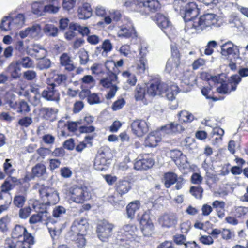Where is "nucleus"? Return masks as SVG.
Masks as SVG:
<instances>
[{"label": "nucleus", "mask_w": 248, "mask_h": 248, "mask_svg": "<svg viewBox=\"0 0 248 248\" xmlns=\"http://www.w3.org/2000/svg\"><path fill=\"white\" fill-rule=\"evenodd\" d=\"M225 23L223 17L213 13H206L201 16L195 22H189L187 25L189 34L199 33L203 30L213 27H220Z\"/></svg>", "instance_id": "obj_1"}, {"label": "nucleus", "mask_w": 248, "mask_h": 248, "mask_svg": "<svg viewBox=\"0 0 248 248\" xmlns=\"http://www.w3.org/2000/svg\"><path fill=\"white\" fill-rule=\"evenodd\" d=\"M179 92L178 87L175 84H168L156 80L152 82L147 89V94L152 96L160 95L165 93L169 100L173 101Z\"/></svg>", "instance_id": "obj_2"}, {"label": "nucleus", "mask_w": 248, "mask_h": 248, "mask_svg": "<svg viewBox=\"0 0 248 248\" xmlns=\"http://www.w3.org/2000/svg\"><path fill=\"white\" fill-rule=\"evenodd\" d=\"M240 76L234 75L231 76L228 80V83H221L220 86L217 89V92L221 94H227L230 93L231 91H234L237 88L238 84L241 80L240 77H245L248 76V68H243L239 70Z\"/></svg>", "instance_id": "obj_3"}, {"label": "nucleus", "mask_w": 248, "mask_h": 248, "mask_svg": "<svg viewBox=\"0 0 248 248\" xmlns=\"http://www.w3.org/2000/svg\"><path fill=\"white\" fill-rule=\"evenodd\" d=\"M39 192L41 198L45 202L44 204L50 205L55 204L59 201V194L53 188L42 186L39 189Z\"/></svg>", "instance_id": "obj_4"}, {"label": "nucleus", "mask_w": 248, "mask_h": 248, "mask_svg": "<svg viewBox=\"0 0 248 248\" xmlns=\"http://www.w3.org/2000/svg\"><path fill=\"white\" fill-rule=\"evenodd\" d=\"M198 14L199 9L194 2L187 3L185 6L184 10L181 12L182 16L186 23L185 30L188 34L189 31L187 30V24L190 21L195 22L196 19H198V18H197Z\"/></svg>", "instance_id": "obj_5"}, {"label": "nucleus", "mask_w": 248, "mask_h": 248, "mask_svg": "<svg viewBox=\"0 0 248 248\" xmlns=\"http://www.w3.org/2000/svg\"><path fill=\"white\" fill-rule=\"evenodd\" d=\"M137 12L141 15H147L149 12H154L160 8L158 0H137Z\"/></svg>", "instance_id": "obj_6"}, {"label": "nucleus", "mask_w": 248, "mask_h": 248, "mask_svg": "<svg viewBox=\"0 0 248 248\" xmlns=\"http://www.w3.org/2000/svg\"><path fill=\"white\" fill-rule=\"evenodd\" d=\"M33 208L38 212L36 214L32 215L29 219L31 224H35L38 222L45 221L49 217V213L46 211L44 204L37 205L35 203L32 205Z\"/></svg>", "instance_id": "obj_7"}, {"label": "nucleus", "mask_w": 248, "mask_h": 248, "mask_svg": "<svg viewBox=\"0 0 248 248\" xmlns=\"http://www.w3.org/2000/svg\"><path fill=\"white\" fill-rule=\"evenodd\" d=\"M68 195L71 201L77 203H82L89 199L88 192L78 187L70 188Z\"/></svg>", "instance_id": "obj_8"}, {"label": "nucleus", "mask_w": 248, "mask_h": 248, "mask_svg": "<svg viewBox=\"0 0 248 248\" xmlns=\"http://www.w3.org/2000/svg\"><path fill=\"white\" fill-rule=\"evenodd\" d=\"M41 97L45 100L58 103L60 100L59 91L55 88L54 84H49L41 93Z\"/></svg>", "instance_id": "obj_9"}, {"label": "nucleus", "mask_w": 248, "mask_h": 248, "mask_svg": "<svg viewBox=\"0 0 248 248\" xmlns=\"http://www.w3.org/2000/svg\"><path fill=\"white\" fill-rule=\"evenodd\" d=\"M133 133L137 137H142L148 131V125L146 121L137 119L131 124Z\"/></svg>", "instance_id": "obj_10"}, {"label": "nucleus", "mask_w": 248, "mask_h": 248, "mask_svg": "<svg viewBox=\"0 0 248 248\" xmlns=\"http://www.w3.org/2000/svg\"><path fill=\"white\" fill-rule=\"evenodd\" d=\"M110 160L106 155V152L102 151L95 157L94 167L99 171H105L108 168Z\"/></svg>", "instance_id": "obj_11"}, {"label": "nucleus", "mask_w": 248, "mask_h": 248, "mask_svg": "<svg viewBox=\"0 0 248 248\" xmlns=\"http://www.w3.org/2000/svg\"><path fill=\"white\" fill-rule=\"evenodd\" d=\"M126 25L123 26L118 31V36L119 37L125 38H135L137 37V32L133 26L132 21L127 19Z\"/></svg>", "instance_id": "obj_12"}, {"label": "nucleus", "mask_w": 248, "mask_h": 248, "mask_svg": "<svg viewBox=\"0 0 248 248\" xmlns=\"http://www.w3.org/2000/svg\"><path fill=\"white\" fill-rule=\"evenodd\" d=\"M154 164V160L147 156L143 158H137L134 165V168L137 170H146L151 168Z\"/></svg>", "instance_id": "obj_13"}, {"label": "nucleus", "mask_w": 248, "mask_h": 248, "mask_svg": "<svg viewBox=\"0 0 248 248\" xmlns=\"http://www.w3.org/2000/svg\"><path fill=\"white\" fill-rule=\"evenodd\" d=\"M153 20L165 32V31L164 30L170 28L171 26V23L168 16L160 13L155 14L153 17Z\"/></svg>", "instance_id": "obj_14"}, {"label": "nucleus", "mask_w": 248, "mask_h": 248, "mask_svg": "<svg viewBox=\"0 0 248 248\" xmlns=\"http://www.w3.org/2000/svg\"><path fill=\"white\" fill-rule=\"evenodd\" d=\"M184 130V128L179 124L176 123H171L161 127L158 130L160 134H172L178 132H181Z\"/></svg>", "instance_id": "obj_15"}, {"label": "nucleus", "mask_w": 248, "mask_h": 248, "mask_svg": "<svg viewBox=\"0 0 248 248\" xmlns=\"http://www.w3.org/2000/svg\"><path fill=\"white\" fill-rule=\"evenodd\" d=\"M42 117L46 120L54 121L57 119L58 109L54 108L42 107L39 109Z\"/></svg>", "instance_id": "obj_16"}, {"label": "nucleus", "mask_w": 248, "mask_h": 248, "mask_svg": "<svg viewBox=\"0 0 248 248\" xmlns=\"http://www.w3.org/2000/svg\"><path fill=\"white\" fill-rule=\"evenodd\" d=\"M27 53L31 55H34L37 59L45 57L47 53L46 50L41 45L34 44L31 48L27 47Z\"/></svg>", "instance_id": "obj_17"}, {"label": "nucleus", "mask_w": 248, "mask_h": 248, "mask_svg": "<svg viewBox=\"0 0 248 248\" xmlns=\"http://www.w3.org/2000/svg\"><path fill=\"white\" fill-rule=\"evenodd\" d=\"M180 63V59L177 50L172 52V57L169 59L166 65V71L170 73L174 68H177Z\"/></svg>", "instance_id": "obj_18"}, {"label": "nucleus", "mask_w": 248, "mask_h": 248, "mask_svg": "<svg viewBox=\"0 0 248 248\" xmlns=\"http://www.w3.org/2000/svg\"><path fill=\"white\" fill-rule=\"evenodd\" d=\"M221 55L229 58L230 55L235 54V49L237 46H235L231 41H228L220 45Z\"/></svg>", "instance_id": "obj_19"}, {"label": "nucleus", "mask_w": 248, "mask_h": 248, "mask_svg": "<svg viewBox=\"0 0 248 248\" xmlns=\"http://www.w3.org/2000/svg\"><path fill=\"white\" fill-rule=\"evenodd\" d=\"M115 188L116 192L122 196L128 193L131 186L129 181L121 179L116 183Z\"/></svg>", "instance_id": "obj_20"}, {"label": "nucleus", "mask_w": 248, "mask_h": 248, "mask_svg": "<svg viewBox=\"0 0 248 248\" xmlns=\"http://www.w3.org/2000/svg\"><path fill=\"white\" fill-rule=\"evenodd\" d=\"M78 17L81 19H86L92 15V9L89 3H85L80 6L78 10Z\"/></svg>", "instance_id": "obj_21"}, {"label": "nucleus", "mask_w": 248, "mask_h": 248, "mask_svg": "<svg viewBox=\"0 0 248 248\" xmlns=\"http://www.w3.org/2000/svg\"><path fill=\"white\" fill-rule=\"evenodd\" d=\"M159 222L162 227L169 228L176 223L177 218L174 214H166L159 218Z\"/></svg>", "instance_id": "obj_22"}, {"label": "nucleus", "mask_w": 248, "mask_h": 248, "mask_svg": "<svg viewBox=\"0 0 248 248\" xmlns=\"http://www.w3.org/2000/svg\"><path fill=\"white\" fill-rule=\"evenodd\" d=\"M160 135L161 134L158 130L150 133L146 138V144L150 147H155L157 143L161 141Z\"/></svg>", "instance_id": "obj_23"}, {"label": "nucleus", "mask_w": 248, "mask_h": 248, "mask_svg": "<svg viewBox=\"0 0 248 248\" xmlns=\"http://www.w3.org/2000/svg\"><path fill=\"white\" fill-rule=\"evenodd\" d=\"M182 83L187 86H192L196 84V77L192 71H186L180 78Z\"/></svg>", "instance_id": "obj_24"}, {"label": "nucleus", "mask_w": 248, "mask_h": 248, "mask_svg": "<svg viewBox=\"0 0 248 248\" xmlns=\"http://www.w3.org/2000/svg\"><path fill=\"white\" fill-rule=\"evenodd\" d=\"M140 224L142 231H151L154 228V225L150 219L149 215L148 213H144L140 218Z\"/></svg>", "instance_id": "obj_25"}, {"label": "nucleus", "mask_w": 248, "mask_h": 248, "mask_svg": "<svg viewBox=\"0 0 248 248\" xmlns=\"http://www.w3.org/2000/svg\"><path fill=\"white\" fill-rule=\"evenodd\" d=\"M88 224L85 219L75 221L71 226V231L74 232H84L87 231Z\"/></svg>", "instance_id": "obj_26"}, {"label": "nucleus", "mask_w": 248, "mask_h": 248, "mask_svg": "<svg viewBox=\"0 0 248 248\" xmlns=\"http://www.w3.org/2000/svg\"><path fill=\"white\" fill-rule=\"evenodd\" d=\"M117 79L116 74H109L108 77L101 80L100 83L105 88H112L113 85H116Z\"/></svg>", "instance_id": "obj_27"}, {"label": "nucleus", "mask_w": 248, "mask_h": 248, "mask_svg": "<svg viewBox=\"0 0 248 248\" xmlns=\"http://www.w3.org/2000/svg\"><path fill=\"white\" fill-rule=\"evenodd\" d=\"M6 71L13 78L17 79L21 76V68L17 62L11 63L7 68Z\"/></svg>", "instance_id": "obj_28"}, {"label": "nucleus", "mask_w": 248, "mask_h": 248, "mask_svg": "<svg viewBox=\"0 0 248 248\" xmlns=\"http://www.w3.org/2000/svg\"><path fill=\"white\" fill-rule=\"evenodd\" d=\"M60 62L61 65L64 66L65 69L69 71L73 70L75 68L72 60L70 56L66 53H63L61 56Z\"/></svg>", "instance_id": "obj_29"}, {"label": "nucleus", "mask_w": 248, "mask_h": 248, "mask_svg": "<svg viewBox=\"0 0 248 248\" xmlns=\"http://www.w3.org/2000/svg\"><path fill=\"white\" fill-rule=\"evenodd\" d=\"M114 226L106 220L98 221L96 232H110L112 231Z\"/></svg>", "instance_id": "obj_30"}, {"label": "nucleus", "mask_w": 248, "mask_h": 248, "mask_svg": "<svg viewBox=\"0 0 248 248\" xmlns=\"http://www.w3.org/2000/svg\"><path fill=\"white\" fill-rule=\"evenodd\" d=\"M140 206V202L135 201L130 202L126 207V212L127 217L130 219H133L135 217V214Z\"/></svg>", "instance_id": "obj_31"}, {"label": "nucleus", "mask_w": 248, "mask_h": 248, "mask_svg": "<svg viewBox=\"0 0 248 248\" xmlns=\"http://www.w3.org/2000/svg\"><path fill=\"white\" fill-rule=\"evenodd\" d=\"M66 215V210L62 206H56L53 210L52 216L57 219V221H60L63 219Z\"/></svg>", "instance_id": "obj_32"}, {"label": "nucleus", "mask_w": 248, "mask_h": 248, "mask_svg": "<svg viewBox=\"0 0 248 248\" xmlns=\"http://www.w3.org/2000/svg\"><path fill=\"white\" fill-rule=\"evenodd\" d=\"M178 178L176 174L169 172L164 174V185L166 188H169L171 185L175 183Z\"/></svg>", "instance_id": "obj_33"}, {"label": "nucleus", "mask_w": 248, "mask_h": 248, "mask_svg": "<svg viewBox=\"0 0 248 248\" xmlns=\"http://www.w3.org/2000/svg\"><path fill=\"white\" fill-rule=\"evenodd\" d=\"M29 37L35 39H38L42 36L41 28L39 24H34L28 27Z\"/></svg>", "instance_id": "obj_34"}, {"label": "nucleus", "mask_w": 248, "mask_h": 248, "mask_svg": "<svg viewBox=\"0 0 248 248\" xmlns=\"http://www.w3.org/2000/svg\"><path fill=\"white\" fill-rule=\"evenodd\" d=\"M148 61L146 58L140 59L137 65V73L141 75L145 74L148 70Z\"/></svg>", "instance_id": "obj_35"}, {"label": "nucleus", "mask_w": 248, "mask_h": 248, "mask_svg": "<svg viewBox=\"0 0 248 248\" xmlns=\"http://www.w3.org/2000/svg\"><path fill=\"white\" fill-rule=\"evenodd\" d=\"M46 167L43 164L37 163L32 168V174L36 177H41L46 173Z\"/></svg>", "instance_id": "obj_36"}, {"label": "nucleus", "mask_w": 248, "mask_h": 248, "mask_svg": "<svg viewBox=\"0 0 248 248\" xmlns=\"http://www.w3.org/2000/svg\"><path fill=\"white\" fill-rule=\"evenodd\" d=\"M12 21L14 30L19 29L24 24V16L22 14H19L14 18H12Z\"/></svg>", "instance_id": "obj_37"}, {"label": "nucleus", "mask_w": 248, "mask_h": 248, "mask_svg": "<svg viewBox=\"0 0 248 248\" xmlns=\"http://www.w3.org/2000/svg\"><path fill=\"white\" fill-rule=\"evenodd\" d=\"M82 87L91 88L94 86L95 80L91 75H85L81 79Z\"/></svg>", "instance_id": "obj_38"}, {"label": "nucleus", "mask_w": 248, "mask_h": 248, "mask_svg": "<svg viewBox=\"0 0 248 248\" xmlns=\"http://www.w3.org/2000/svg\"><path fill=\"white\" fill-rule=\"evenodd\" d=\"M12 17L10 16H4L1 20L0 24V29L4 31H8L13 30Z\"/></svg>", "instance_id": "obj_39"}, {"label": "nucleus", "mask_w": 248, "mask_h": 248, "mask_svg": "<svg viewBox=\"0 0 248 248\" xmlns=\"http://www.w3.org/2000/svg\"><path fill=\"white\" fill-rule=\"evenodd\" d=\"M20 242H24L28 245V248H31V245L35 243L34 238L31 235V233H23V235H20L17 237Z\"/></svg>", "instance_id": "obj_40"}, {"label": "nucleus", "mask_w": 248, "mask_h": 248, "mask_svg": "<svg viewBox=\"0 0 248 248\" xmlns=\"http://www.w3.org/2000/svg\"><path fill=\"white\" fill-rule=\"evenodd\" d=\"M179 120L181 122L190 123L194 120L193 115L186 110H182L178 114Z\"/></svg>", "instance_id": "obj_41"}, {"label": "nucleus", "mask_w": 248, "mask_h": 248, "mask_svg": "<svg viewBox=\"0 0 248 248\" xmlns=\"http://www.w3.org/2000/svg\"><path fill=\"white\" fill-rule=\"evenodd\" d=\"M44 33L48 36L55 37L58 34V29L54 25L46 24L43 28Z\"/></svg>", "instance_id": "obj_42"}, {"label": "nucleus", "mask_w": 248, "mask_h": 248, "mask_svg": "<svg viewBox=\"0 0 248 248\" xmlns=\"http://www.w3.org/2000/svg\"><path fill=\"white\" fill-rule=\"evenodd\" d=\"M107 201L111 203L115 208L120 209L124 205V202L122 200L116 199L115 195H110L107 197Z\"/></svg>", "instance_id": "obj_43"}, {"label": "nucleus", "mask_w": 248, "mask_h": 248, "mask_svg": "<svg viewBox=\"0 0 248 248\" xmlns=\"http://www.w3.org/2000/svg\"><path fill=\"white\" fill-rule=\"evenodd\" d=\"M70 28L73 30H77L82 35H88L90 30L87 27L81 26L77 23H71Z\"/></svg>", "instance_id": "obj_44"}, {"label": "nucleus", "mask_w": 248, "mask_h": 248, "mask_svg": "<svg viewBox=\"0 0 248 248\" xmlns=\"http://www.w3.org/2000/svg\"><path fill=\"white\" fill-rule=\"evenodd\" d=\"M173 242L177 245H185L189 242L186 240V235L183 233H176L172 237Z\"/></svg>", "instance_id": "obj_45"}, {"label": "nucleus", "mask_w": 248, "mask_h": 248, "mask_svg": "<svg viewBox=\"0 0 248 248\" xmlns=\"http://www.w3.org/2000/svg\"><path fill=\"white\" fill-rule=\"evenodd\" d=\"M32 12L38 16H41L44 13V2H34L31 6Z\"/></svg>", "instance_id": "obj_46"}, {"label": "nucleus", "mask_w": 248, "mask_h": 248, "mask_svg": "<svg viewBox=\"0 0 248 248\" xmlns=\"http://www.w3.org/2000/svg\"><path fill=\"white\" fill-rule=\"evenodd\" d=\"M147 95L145 93V88L142 87L141 86L138 85L134 92V96L137 101L142 100L145 96Z\"/></svg>", "instance_id": "obj_47"}, {"label": "nucleus", "mask_w": 248, "mask_h": 248, "mask_svg": "<svg viewBox=\"0 0 248 248\" xmlns=\"http://www.w3.org/2000/svg\"><path fill=\"white\" fill-rule=\"evenodd\" d=\"M19 65H22L24 68H30L33 66V61L29 57H25L21 60L16 61Z\"/></svg>", "instance_id": "obj_48"}, {"label": "nucleus", "mask_w": 248, "mask_h": 248, "mask_svg": "<svg viewBox=\"0 0 248 248\" xmlns=\"http://www.w3.org/2000/svg\"><path fill=\"white\" fill-rule=\"evenodd\" d=\"M105 66L109 74H115L117 75L119 72V70L116 67V64L113 61H107L105 63Z\"/></svg>", "instance_id": "obj_49"}, {"label": "nucleus", "mask_w": 248, "mask_h": 248, "mask_svg": "<svg viewBox=\"0 0 248 248\" xmlns=\"http://www.w3.org/2000/svg\"><path fill=\"white\" fill-rule=\"evenodd\" d=\"M112 48V44H111L110 41L107 39L103 42L102 47H97V49L99 50L103 49L102 55L106 56L108 52L111 50Z\"/></svg>", "instance_id": "obj_50"}, {"label": "nucleus", "mask_w": 248, "mask_h": 248, "mask_svg": "<svg viewBox=\"0 0 248 248\" xmlns=\"http://www.w3.org/2000/svg\"><path fill=\"white\" fill-rule=\"evenodd\" d=\"M26 201V197L24 195H16L14 200V204L18 208H21L23 206Z\"/></svg>", "instance_id": "obj_51"}, {"label": "nucleus", "mask_w": 248, "mask_h": 248, "mask_svg": "<svg viewBox=\"0 0 248 248\" xmlns=\"http://www.w3.org/2000/svg\"><path fill=\"white\" fill-rule=\"evenodd\" d=\"M10 161V159H6L3 165L4 173L7 175H12L15 171V169L13 168Z\"/></svg>", "instance_id": "obj_52"}, {"label": "nucleus", "mask_w": 248, "mask_h": 248, "mask_svg": "<svg viewBox=\"0 0 248 248\" xmlns=\"http://www.w3.org/2000/svg\"><path fill=\"white\" fill-rule=\"evenodd\" d=\"M40 60L38 63L37 66L40 70L49 68L51 66V61L49 59L42 57L39 59Z\"/></svg>", "instance_id": "obj_53"}, {"label": "nucleus", "mask_w": 248, "mask_h": 248, "mask_svg": "<svg viewBox=\"0 0 248 248\" xmlns=\"http://www.w3.org/2000/svg\"><path fill=\"white\" fill-rule=\"evenodd\" d=\"M67 80V77L65 75L60 74L57 75L54 79V82L51 84H54L55 88L57 86L65 85Z\"/></svg>", "instance_id": "obj_54"}, {"label": "nucleus", "mask_w": 248, "mask_h": 248, "mask_svg": "<svg viewBox=\"0 0 248 248\" xmlns=\"http://www.w3.org/2000/svg\"><path fill=\"white\" fill-rule=\"evenodd\" d=\"M79 57L80 58V63L81 65L86 64L89 60L88 52L84 49H81L80 50L79 52Z\"/></svg>", "instance_id": "obj_55"}, {"label": "nucleus", "mask_w": 248, "mask_h": 248, "mask_svg": "<svg viewBox=\"0 0 248 248\" xmlns=\"http://www.w3.org/2000/svg\"><path fill=\"white\" fill-rule=\"evenodd\" d=\"M123 76L127 78V82L131 85H135L137 82V78L134 74H132L128 71H124L123 73Z\"/></svg>", "instance_id": "obj_56"}, {"label": "nucleus", "mask_w": 248, "mask_h": 248, "mask_svg": "<svg viewBox=\"0 0 248 248\" xmlns=\"http://www.w3.org/2000/svg\"><path fill=\"white\" fill-rule=\"evenodd\" d=\"M203 189L200 186H191L190 189V192L196 198H201L202 197Z\"/></svg>", "instance_id": "obj_57"}, {"label": "nucleus", "mask_w": 248, "mask_h": 248, "mask_svg": "<svg viewBox=\"0 0 248 248\" xmlns=\"http://www.w3.org/2000/svg\"><path fill=\"white\" fill-rule=\"evenodd\" d=\"M32 123V118L30 117L26 116L20 119L18 121V124L23 127H28Z\"/></svg>", "instance_id": "obj_58"}, {"label": "nucleus", "mask_w": 248, "mask_h": 248, "mask_svg": "<svg viewBox=\"0 0 248 248\" xmlns=\"http://www.w3.org/2000/svg\"><path fill=\"white\" fill-rule=\"evenodd\" d=\"M31 90V92L34 93L35 94V96L33 97L34 104L36 106L38 105L41 102L40 97L41 96L39 89L36 87H32Z\"/></svg>", "instance_id": "obj_59"}, {"label": "nucleus", "mask_w": 248, "mask_h": 248, "mask_svg": "<svg viewBox=\"0 0 248 248\" xmlns=\"http://www.w3.org/2000/svg\"><path fill=\"white\" fill-rule=\"evenodd\" d=\"M19 110L21 113H27L30 111V108L29 104L25 101L20 102L19 104Z\"/></svg>", "instance_id": "obj_60"}, {"label": "nucleus", "mask_w": 248, "mask_h": 248, "mask_svg": "<svg viewBox=\"0 0 248 248\" xmlns=\"http://www.w3.org/2000/svg\"><path fill=\"white\" fill-rule=\"evenodd\" d=\"M31 211V209L30 207L20 209L19 212L20 217L22 219L27 218L30 215Z\"/></svg>", "instance_id": "obj_61"}, {"label": "nucleus", "mask_w": 248, "mask_h": 248, "mask_svg": "<svg viewBox=\"0 0 248 248\" xmlns=\"http://www.w3.org/2000/svg\"><path fill=\"white\" fill-rule=\"evenodd\" d=\"M94 120L93 116L87 114L83 119L79 120V123L81 125H90L93 123Z\"/></svg>", "instance_id": "obj_62"}, {"label": "nucleus", "mask_w": 248, "mask_h": 248, "mask_svg": "<svg viewBox=\"0 0 248 248\" xmlns=\"http://www.w3.org/2000/svg\"><path fill=\"white\" fill-rule=\"evenodd\" d=\"M77 239L76 240V243L77 246L79 248L83 247L86 244V240L83 234L80 233H76Z\"/></svg>", "instance_id": "obj_63"}, {"label": "nucleus", "mask_w": 248, "mask_h": 248, "mask_svg": "<svg viewBox=\"0 0 248 248\" xmlns=\"http://www.w3.org/2000/svg\"><path fill=\"white\" fill-rule=\"evenodd\" d=\"M13 189V186L10 184V181L6 179L3 183L1 186V192L7 193Z\"/></svg>", "instance_id": "obj_64"}]
</instances>
